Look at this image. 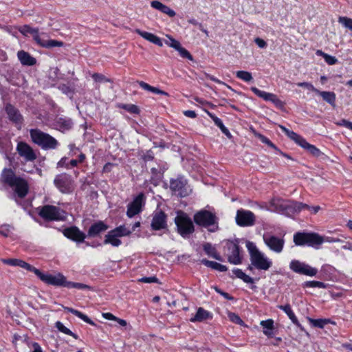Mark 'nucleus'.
<instances>
[{
    "label": "nucleus",
    "mask_w": 352,
    "mask_h": 352,
    "mask_svg": "<svg viewBox=\"0 0 352 352\" xmlns=\"http://www.w3.org/2000/svg\"><path fill=\"white\" fill-rule=\"evenodd\" d=\"M246 248L250 259V265L248 269L252 272L254 269L265 272L269 270L272 266V261L261 252L254 243L247 241Z\"/></svg>",
    "instance_id": "f257e3e1"
},
{
    "label": "nucleus",
    "mask_w": 352,
    "mask_h": 352,
    "mask_svg": "<svg viewBox=\"0 0 352 352\" xmlns=\"http://www.w3.org/2000/svg\"><path fill=\"white\" fill-rule=\"evenodd\" d=\"M1 180L11 187L16 193L18 197L23 198L28 192V186L27 182L16 176L14 171L10 168H4L1 173Z\"/></svg>",
    "instance_id": "f03ea898"
},
{
    "label": "nucleus",
    "mask_w": 352,
    "mask_h": 352,
    "mask_svg": "<svg viewBox=\"0 0 352 352\" xmlns=\"http://www.w3.org/2000/svg\"><path fill=\"white\" fill-rule=\"evenodd\" d=\"M30 135L32 141L43 150L55 149L58 145V142L54 137L40 129H31Z\"/></svg>",
    "instance_id": "7ed1b4c3"
},
{
    "label": "nucleus",
    "mask_w": 352,
    "mask_h": 352,
    "mask_svg": "<svg viewBox=\"0 0 352 352\" xmlns=\"http://www.w3.org/2000/svg\"><path fill=\"white\" fill-rule=\"evenodd\" d=\"M294 243L298 246H310L319 249L322 244V236L316 232H296L294 235Z\"/></svg>",
    "instance_id": "20e7f679"
},
{
    "label": "nucleus",
    "mask_w": 352,
    "mask_h": 352,
    "mask_svg": "<svg viewBox=\"0 0 352 352\" xmlns=\"http://www.w3.org/2000/svg\"><path fill=\"white\" fill-rule=\"evenodd\" d=\"M175 223L177 226L178 233L183 237H186L195 231V228L191 219L188 215L182 212L179 211L175 218Z\"/></svg>",
    "instance_id": "39448f33"
},
{
    "label": "nucleus",
    "mask_w": 352,
    "mask_h": 352,
    "mask_svg": "<svg viewBox=\"0 0 352 352\" xmlns=\"http://www.w3.org/2000/svg\"><path fill=\"white\" fill-rule=\"evenodd\" d=\"M278 210L282 214L291 217L305 209H309V206L301 202L294 201H283L277 204Z\"/></svg>",
    "instance_id": "423d86ee"
},
{
    "label": "nucleus",
    "mask_w": 352,
    "mask_h": 352,
    "mask_svg": "<svg viewBox=\"0 0 352 352\" xmlns=\"http://www.w3.org/2000/svg\"><path fill=\"white\" fill-rule=\"evenodd\" d=\"M38 209L39 216L47 221L63 220L65 217L64 211L54 206L45 205Z\"/></svg>",
    "instance_id": "0eeeda50"
},
{
    "label": "nucleus",
    "mask_w": 352,
    "mask_h": 352,
    "mask_svg": "<svg viewBox=\"0 0 352 352\" xmlns=\"http://www.w3.org/2000/svg\"><path fill=\"white\" fill-rule=\"evenodd\" d=\"M54 184L59 191L64 194H70L75 189L74 181L72 176L67 173L57 175L54 179Z\"/></svg>",
    "instance_id": "6e6552de"
},
{
    "label": "nucleus",
    "mask_w": 352,
    "mask_h": 352,
    "mask_svg": "<svg viewBox=\"0 0 352 352\" xmlns=\"http://www.w3.org/2000/svg\"><path fill=\"white\" fill-rule=\"evenodd\" d=\"M170 188L177 195L185 197L191 192L187 180L182 176H179L170 181Z\"/></svg>",
    "instance_id": "1a4fd4ad"
},
{
    "label": "nucleus",
    "mask_w": 352,
    "mask_h": 352,
    "mask_svg": "<svg viewBox=\"0 0 352 352\" xmlns=\"http://www.w3.org/2000/svg\"><path fill=\"white\" fill-rule=\"evenodd\" d=\"M193 219L197 225L207 228L216 224L217 218L212 212L206 210H201L194 214Z\"/></svg>",
    "instance_id": "9d476101"
},
{
    "label": "nucleus",
    "mask_w": 352,
    "mask_h": 352,
    "mask_svg": "<svg viewBox=\"0 0 352 352\" xmlns=\"http://www.w3.org/2000/svg\"><path fill=\"white\" fill-rule=\"evenodd\" d=\"M34 274L44 283L56 287H65L66 278L60 273L55 275L50 274H43L39 270L36 269Z\"/></svg>",
    "instance_id": "9b49d317"
},
{
    "label": "nucleus",
    "mask_w": 352,
    "mask_h": 352,
    "mask_svg": "<svg viewBox=\"0 0 352 352\" xmlns=\"http://www.w3.org/2000/svg\"><path fill=\"white\" fill-rule=\"evenodd\" d=\"M225 254L228 256V261L233 265H239L242 263V257L240 255V248L235 242L228 241L224 246Z\"/></svg>",
    "instance_id": "f8f14e48"
},
{
    "label": "nucleus",
    "mask_w": 352,
    "mask_h": 352,
    "mask_svg": "<svg viewBox=\"0 0 352 352\" xmlns=\"http://www.w3.org/2000/svg\"><path fill=\"white\" fill-rule=\"evenodd\" d=\"M289 268L297 274L309 276H314L318 272L316 268L312 267L308 264L300 262L298 260H292L289 263Z\"/></svg>",
    "instance_id": "ddd939ff"
},
{
    "label": "nucleus",
    "mask_w": 352,
    "mask_h": 352,
    "mask_svg": "<svg viewBox=\"0 0 352 352\" xmlns=\"http://www.w3.org/2000/svg\"><path fill=\"white\" fill-rule=\"evenodd\" d=\"M263 239L265 244L271 251L277 254L282 252L285 245L283 238L267 234L263 235Z\"/></svg>",
    "instance_id": "4468645a"
},
{
    "label": "nucleus",
    "mask_w": 352,
    "mask_h": 352,
    "mask_svg": "<svg viewBox=\"0 0 352 352\" xmlns=\"http://www.w3.org/2000/svg\"><path fill=\"white\" fill-rule=\"evenodd\" d=\"M236 223L241 227L252 226L256 221L254 214L245 210H238L236 215Z\"/></svg>",
    "instance_id": "2eb2a0df"
},
{
    "label": "nucleus",
    "mask_w": 352,
    "mask_h": 352,
    "mask_svg": "<svg viewBox=\"0 0 352 352\" xmlns=\"http://www.w3.org/2000/svg\"><path fill=\"white\" fill-rule=\"evenodd\" d=\"M144 199L145 196L141 192L128 205L126 215L129 218L134 217L142 211V208L144 205Z\"/></svg>",
    "instance_id": "dca6fc26"
},
{
    "label": "nucleus",
    "mask_w": 352,
    "mask_h": 352,
    "mask_svg": "<svg viewBox=\"0 0 352 352\" xmlns=\"http://www.w3.org/2000/svg\"><path fill=\"white\" fill-rule=\"evenodd\" d=\"M16 151L19 155L27 162H33L36 159V155L32 147L25 142H20L17 144Z\"/></svg>",
    "instance_id": "f3484780"
},
{
    "label": "nucleus",
    "mask_w": 352,
    "mask_h": 352,
    "mask_svg": "<svg viewBox=\"0 0 352 352\" xmlns=\"http://www.w3.org/2000/svg\"><path fill=\"white\" fill-rule=\"evenodd\" d=\"M6 112L10 121L20 129L23 121V116L20 111L11 104H7L6 106Z\"/></svg>",
    "instance_id": "a211bd4d"
},
{
    "label": "nucleus",
    "mask_w": 352,
    "mask_h": 352,
    "mask_svg": "<svg viewBox=\"0 0 352 352\" xmlns=\"http://www.w3.org/2000/svg\"><path fill=\"white\" fill-rule=\"evenodd\" d=\"M63 234L67 238L77 243L83 242L86 235L76 226H71L63 230Z\"/></svg>",
    "instance_id": "6ab92c4d"
},
{
    "label": "nucleus",
    "mask_w": 352,
    "mask_h": 352,
    "mask_svg": "<svg viewBox=\"0 0 352 352\" xmlns=\"http://www.w3.org/2000/svg\"><path fill=\"white\" fill-rule=\"evenodd\" d=\"M251 90L254 94L263 98L265 101H271L277 107H280L283 105L282 101L279 100L278 97L274 94L261 91L255 87H251Z\"/></svg>",
    "instance_id": "aec40b11"
},
{
    "label": "nucleus",
    "mask_w": 352,
    "mask_h": 352,
    "mask_svg": "<svg viewBox=\"0 0 352 352\" xmlns=\"http://www.w3.org/2000/svg\"><path fill=\"white\" fill-rule=\"evenodd\" d=\"M166 227V215L162 212H156L152 219L151 228L154 230H160Z\"/></svg>",
    "instance_id": "412c9836"
},
{
    "label": "nucleus",
    "mask_w": 352,
    "mask_h": 352,
    "mask_svg": "<svg viewBox=\"0 0 352 352\" xmlns=\"http://www.w3.org/2000/svg\"><path fill=\"white\" fill-rule=\"evenodd\" d=\"M108 229L107 226L103 221H99L92 224L87 232V236L89 237H96L100 233L106 231Z\"/></svg>",
    "instance_id": "4be33fe9"
},
{
    "label": "nucleus",
    "mask_w": 352,
    "mask_h": 352,
    "mask_svg": "<svg viewBox=\"0 0 352 352\" xmlns=\"http://www.w3.org/2000/svg\"><path fill=\"white\" fill-rule=\"evenodd\" d=\"M3 262L5 264L12 265V266H19L23 269L27 270L30 272H33L34 273V271L36 270V268L32 266L31 265L28 264V263L25 262L23 260L21 259H16V258H9V259H3Z\"/></svg>",
    "instance_id": "5701e85b"
},
{
    "label": "nucleus",
    "mask_w": 352,
    "mask_h": 352,
    "mask_svg": "<svg viewBox=\"0 0 352 352\" xmlns=\"http://www.w3.org/2000/svg\"><path fill=\"white\" fill-rule=\"evenodd\" d=\"M73 121L71 118L67 117H60L56 120L57 129L62 132L70 130L73 126Z\"/></svg>",
    "instance_id": "b1692460"
},
{
    "label": "nucleus",
    "mask_w": 352,
    "mask_h": 352,
    "mask_svg": "<svg viewBox=\"0 0 352 352\" xmlns=\"http://www.w3.org/2000/svg\"><path fill=\"white\" fill-rule=\"evenodd\" d=\"M135 32L146 41L159 47H162L163 45L162 41L160 37L157 36L156 35L148 32L142 31L139 29L136 30Z\"/></svg>",
    "instance_id": "393cba45"
},
{
    "label": "nucleus",
    "mask_w": 352,
    "mask_h": 352,
    "mask_svg": "<svg viewBox=\"0 0 352 352\" xmlns=\"http://www.w3.org/2000/svg\"><path fill=\"white\" fill-rule=\"evenodd\" d=\"M277 307L281 310H283L291 320V321L301 330L303 329L302 326L298 322L296 315L292 309V307L289 304H287L285 305H278Z\"/></svg>",
    "instance_id": "a878e982"
},
{
    "label": "nucleus",
    "mask_w": 352,
    "mask_h": 352,
    "mask_svg": "<svg viewBox=\"0 0 352 352\" xmlns=\"http://www.w3.org/2000/svg\"><path fill=\"white\" fill-rule=\"evenodd\" d=\"M151 6L152 8L160 11L161 12L167 14L170 17H173L175 16V12L170 8L168 6L163 4L159 1H153L151 2Z\"/></svg>",
    "instance_id": "bb28decb"
},
{
    "label": "nucleus",
    "mask_w": 352,
    "mask_h": 352,
    "mask_svg": "<svg viewBox=\"0 0 352 352\" xmlns=\"http://www.w3.org/2000/svg\"><path fill=\"white\" fill-rule=\"evenodd\" d=\"M17 57L21 63L23 65L32 66L36 63V60L34 57L23 50L18 52Z\"/></svg>",
    "instance_id": "cd10ccee"
},
{
    "label": "nucleus",
    "mask_w": 352,
    "mask_h": 352,
    "mask_svg": "<svg viewBox=\"0 0 352 352\" xmlns=\"http://www.w3.org/2000/svg\"><path fill=\"white\" fill-rule=\"evenodd\" d=\"M212 318V314L202 307H199L195 315L190 319L192 322H203Z\"/></svg>",
    "instance_id": "c85d7f7f"
},
{
    "label": "nucleus",
    "mask_w": 352,
    "mask_h": 352,
    "mask_svg": "<svg viewBox=\"0 0 352 352\" xmlns=\"http://www.w3.org/2000/svg\"><path fill=\"white\" fill-rule=\"evenodd\" d=\"M316 94L320 96L323 100L329 103L333 107H336V94L333 91H320L318 89Z\"/></svg>",
    "instance_id": "c756f323"
},
{
    "label": "nucleus",
    "mask_w": 352,
    "mask_h": 352,
    "mask_svg": "<svg viewBox=\"0 0 352 352\" xmlns=\"http://www.w3.org/2000/svg\"><path fill=\"white\" fill-rule=\"evenodd\" d=\"M19 32L27 36L28 34H30L33 36V38L34 41L38 43L40 42V36L38 34V29L32 28L30 25H25L19 28Z\"/></svg>",
    "instance_id": "7c9ffc66"
},
{
    "label": "nucleus",
    "mask_w": 352,
    "mask_h": 352,
    "mask_svg": "<svg viewBox=\"0 0 352 352\" xmlns=\"http://www.w3.org/2000/svg\"><path fill=\"white\" fill-rule=\"evenodd\" d=\"M203 249L206 254L209 256L210 257H212L216 260H218L219 261H222L223 258L220 256V254L217 252L215 247H214L211 243H206L203 245Z\"/></svg>",
    "instance_id": "2f4dec72"
},
{
    "label": "nucleus",
    "mask_w": 352,
    "mask_h": 352,
    "mask_svg": "<svg viewBox=\"0 0 352 352\" xmlns=\"http://www.w3.org/2000/svg\"><path fill=\"white\" fill-rule=\"evenodd\" d=\"M208 116L213 120L214 124L221 129V132L226 135L228 138H232V135L229 130L224 126L222 120L211 113H208Z\"/></svg>",
    "instance_id": "473e14b6"
},
{
    "label": "nucleus",
    "mask_w": 352,
    "mask_h": 352,
    "mask_svg": "<svg viewBox=\"0 0 352 352\" xmlns=\"http://www.w3.org/2000/svg\"><path fill=\"white\" fill-rule=\"evenodd\" d=\"M201 263L206 265V267H210L213 270L219 271V272H226L227 271L228 268L226 265L220 264L219 263L211 261L209 260H207L206 258H204L201 260Z\"/></svg>",
    "instance_id": "72a5a7b5"
},
{
    "label": "nucleus",
    "mask_w": 352,
    "mask_h": 352,
    "mask_svg": "<svg viewBox=\"0 0 352 352\" xmlns=\"http://www.w3.org/2000/svg\"><path fill=\"white\" fill-rule=\"evenodd\" d=\"M121 243L122 241L119 237L114 236L110 231L104 236V244H111L113 247H118Z\"/></svg>",
    "instance_id": "f704fd0d"
},
{
    "label": "nucleus",
    "mask_w": 352,
    "mask_h": 352,
    "mask_svg": "<svg viewBox=\"0 0 352 352\" xmlns=\"http://www.w3.org/2000/svg\"><path fill=\"white\" fill-rule=\"evenodd\" d=\"M261 325L263 328V333L267 336H272L273 334L274 321L272 319L262 320Z\"/></svg>",
    "instance_id": "c9c22d12"
},
{
    "label": "nucleus",
    "mask_w": 352,
    "mask_h": 352,
    "mask_svg": "<svg viewBox=\"0 0 352 352\" xmlns=\"http://www.w3.org/2000/svg\"><path fill=\"white\" fill-rule=\"evenodd\" d=\"M64 309L65 311L70 312V313L74 314L75 316H76L77 317L80 318L85 322H87L89 324H91V325H95V323L87 316L82 314V312H80L76 309H74L73 308H71V307H65Z\"/></svg>",
    "instance_id": "e433bc0d"
},
{
    "label": "nucleus",
    "mask_w": 352,
    "mask_h": 352,
    "mask_svg": "<svg viewBox=\"0 0 352 352\" xmlns=\"http://www.w3.org/2000/svg\"><path fill=\"white\" fill-rule=\"evenodd\" d=\"M116 236L122 237L126 236L131 234V230L126 228L125 226H120L115 229L110 231Z\"/></svg>",
    "instance_id": "4c0bfd02"
},
{
    "label": "nucleus",
    "mask_w": 352,
    "mask_h": 352,
    "mask_svg": "<svg viewBox=\"0 0 352 352\" xmlns=\"http://www.w3.org/2000/svg\"><path fill=\"white\" fill-rule=\"evenodd\" d=\"M41 46L46 48H52L54 47H62L63 43L56 40H43L40 38V42L38 43Z\"/></svg>",
    "instance_id": "58836bf2"
},
{
    "label": "nucleus",
    "mask_w": 352,
    "mask_h": 352,
    "mask_svg": "<svg viewBox=\"0 0 352 352\" xmlns=\"http://www.w3.org/2000/svg\"><path fill=\"white\" fill-rule=\"evenodd\" d=\"M302 148L306 149L314 157H319L322 155H324V154L318 148H316L314 145L308 143L307 141L305 142V144H303Z\"/></svg>",
    "instance_id": "ea45409f"
},
{
    "label": "nucleus",
    "mask_w": 352,
    "mask_h": 352,
    "mask_svg": "<svg viewBox=\"0 0 352 352\" xmlns=\"http://www.w3.org/2000/svg\"><path fill=\"white\" fill-rule=\"evenodd\" d=\"M55 327L58 329V330L66 335H69L72 336L75 339H78V336L73 333L70 329L67 328L61 322L58 321L55 324Z\"/></svg>",
    "instance_id": "a19ab883"
},
{
    "label": "nucleus",
    "mask_w": 352,
    "mask_h": 352,
    "mask_svg": "<svg viewBox=\"0 0 352 352\" xmlns=\"http://www.w3.org/2000/svg\"><path fill=\"white\" fill-rule=\"evenodd\" d=\"M288 137L301 147L305 144L306 140L292 131Z\"/></svg>",
    "instance_id": "79ce46f5"
},
{
    "label": "nucleus",
    "mask_w": 352,
    "mask_h": 352,
    "mask_svg": "<svg viewBox=\"0 0 352 352\" xmlns=\"http://www.w3.org/2000/svg\"><path fill=\"white\" fill-rule=\"evenodd\" d=\"M236 76L244 80L245 82H250L252 80V76L250 72L246 71H238L236 72Z\"/></svg>",
    "instance_id": "37998d69"
},
{
    "label": "nucleus",
    "mask_w": 352,
    "mask_h": 352,
    "mask_svg": "<svg viewBox=\"0 0 352 352\" xmlns=\"http://www.w3.org/2000/svg\"><path fill=\"white\" fill-rule=\"evenodd\" d=\"M307 319L314 327L318 328H323L329 322L328 320L326 319H313L311 318H308Z\"/></svg>",
    "instance_id": "c03bdc74"
},
{
    "label": "nucleus",
    "mask_w": 352,
    "mask_h": 352,
    "mask_svg": "<svg viewBox=\"0 0 352 352\" xmlns=\"http://www.w3.org/2000/svg\"><path fill=\"white\" fill-rule=\"evenodd\" d=\"M65 287L76 288L78 289H85L89 288V286L80 283H74L71 281H66Z\"/></svg>",
    "instance_id": "a18cd8bd"
},
{
    "label": "nucleus",
    "mask_w": 352,
    "mask_h": 352,
    "mask_svg": "<svg viewBox=\"0 0 352 352\" xmlns=\"http://www.w3.org/2000/svg\"><path fill=\"white\" fill-rule=\"evenodd\" d=\"M338 21L346 28L352 31V19L346 16H340Z\"/></svg>",
    "instance_id": "49530a36"
},
{
    "label": "nucleus",
    "mask_w": 352,
    "mask_h": 352,
    "mask_svg": "<svg viewBox=\"0 0 352 352\" xmlns=\"http://www.w3.org/2000/svg\"><path fill=\"white\" fill-rule=\"evenodd\" d=\"M165 44L168 46L174 48L175 50H178L179 46L181 45L180 43L172 37L168 36V39L164 41Z\"/></svg>",
    "instance_id": "de8ad7c7"
},
{
    "label": "nucleus",
    "mask_w": 352,
    "mask_h": 352,
    "mask_svg": "<svg viewBox=\"0 0 352 352\" xmlns=\"http://www.w3.org/2000/svg\"><path fill=\"white\" fill-rule=\"evenodd\" d=\"M12 229V226L8 224L1 225L0 226V234L8 237L10 236Z\"/></svg>",
    "instance_id": "09e8293b"
},
{
    "label": "nucleus",
    "mask_w": 352,
    "mask_h": 352,
    "mask_svg": "<svg viewBox=\"0 0 352 352\" xmlns=\"http://www.w3.org/2000/svg\"><path fill=\"white\" fill-rule=\"evenodd\" d=\"M257 137L263 144H267L270 147L275 149L276 151L278 150V148L267 137L261 134H258Z\"/></svg>",
    "instance_id": "8fccbe9b"
},
{
    "label": "nucleus",
    "mask_w": 352,
    "mask_h": 352,
    "mask_svg": "<svg viewBox=\"0 0 352 352\" xmlns=\"http://www.w3.org/2000/svg\"><path fill=\"white\" fill-rule=\"evenodd\" d=\"M122 108L132 113L138 114L140 113L139 108L135 104H123Z\"/></svg>",
    "instance_id": "3c124183"
},
{
    "label": "nucleus",
    "mask_w": 352,
    "mask_h": 352,
    "mask_svg": "<svg viewBox=\"0 0 352 352\" xmlns=\"http://www.w3.org/2000/svg\"><path fill=\"white\" fill-rule=\"evenodd\" d=\"M297 86L300 87L306 88L308 90L314 91L316 94V92L318 91V89L315 88L314 87V85L311 83H310V82H298L297 83Z\"/></svg>",
    "instance_id": "603ef678"
},
{
    "label": "nucleus",
    "mask_w": 352,
    "mask_h": 352,
    "mask_svg": "<svg viewBox=\"0 0 352 352\" xmlns=\"http://www.w3.org/2000/svg\"><path fill=\"white\" fill-rule=\"evenodd\" d=\"M229 318L230 320L236 323V324H240V325H243L244 324V322L241 319V318L236 314L234 313H230L229 314Z\"/></svg>",
    "instance_id": "864d4df0"
},
{
    "label": "nucleus",
    "mask_w": 352,
    "mask_h": 352,
    "mask_svg": "<svg viewBox=\"0 0 352 352\" xmlns=\"http://www.w3.org/2000/svg\"><path fill=\"white\" fill-rule=\"evenodd\" d=\"M177 51H178L182 57L188 58L189 60H192V56L188 52V51L182 47L181 45L179 46V48L177 50Z\"/></svg>",
    "instance_id": "5fc2aeb1"
},
{
    "label": "nucleus",
    "mask_w": 352,
    "mask_h": 352,
    "mask_svg": "<svg viewBox=\"0 0 352 352\" xmlns=\"http://www.w3.org/2000/svg\"><path fill=\"white\" fill-rule=\"evenodd\" d=\"M305 286L309 287L324 288V284L322 282L313 280V281L306 282Z\"/></svg>",
    "instance_id": "6e6d98bb"
},
{
    "label": "nucleus",
    "mask_w": 352,
    "mask_h": 352,
    "mask_svg": "<svg viewBox=\"0 0 352 352\" xmlns=\"http://www.w3.org/2000/svg\"><path fill=\"white\" fill-rule=\"evenodd\" d=\"M325 62L329 65H333L338 63V59L333 56L326 54L323 58Z\"/></svg>",
    "instance_id": "4d7b16f0"
},
{
    "label": "nucleus",
    "mask_w": 352,
    "mask_h": 352,
    "mask_svg": "<svg viewBox=\"0 0 352 352\" xmlns=\"http://www.w3.org/2000/svg\"><path fill=\"white\" fill-rule=\"evenodd\" d=\"M92 78H94V80L96 82H109V80L108 78H107L104 75L98 74V73H94L92 75Z\"/></svg>",
    "instance_id": "13d9d810"
},
{
    "label": "nucleus",
    "mask_w": 352,
    "mask_h": 352,
    "mask_svg": "<svg viewBox=\"0 0 352 352\" xmlns=\"http://www.w3.org/2000/svg\"><path fill=\"white\" fill-rule=\"evenodd\" d=\"M338 126H343L352 131V122L345 119H342L339 122H336Z\"/></svg>",
    "instance_id": "bf43d9fd"
},
{
    "label": "nucleus",
    "mask_w": 352,
    "mask_h": 352,
    "mask_svg": "<svg viewBox=\"0 0 352 352\" xmlns=\"http://www.w3.org/2000/svg\"><path fill=\"white\" fill-rule=\"evenodd\" d=\"M139 281L145 283H157L158 279L155 276L151 277H143L139 280Z\"/></svg>",
    "instance_id": "052dcab7"
},
{
    "label": "nucleus",
    "mask_w": 352,
    "mask_h": 352,
    "mask_svg": "<svg viewBox=\"0 0 352 352\" xmlns=\"http://www.w3.org/2000/svg\"><path fill=\"white\" fill-rule=\"evenodd\" d=\"M322 243L324 242H328V243H336V242H340V240L338 238H333V237H331V236H322Z\"/></svg>",
    "instance_id": "680f3d73"
},
{
    "label": "nucleus",
    "mask_w": 352,
    "mask_h": 352,
    "mask_svg": "<svg viewBox=\"0 0 352 352\" xmlns=\"http://www.w3.org/2000/svg\"><path fill=\"white\" fill-rule=\"evenodd\" d=\"M254 42L260 48H265L267 46V43L262 38H256Z\"/></svg>",
    "instance_id": "e2e57ef3"
},
{
    "label": "nucleus",
    "mask_w": 352,
    "mask_h": 352,
    "mask_svg": "<svg viewBox=\"0 0 352 352\" xmlns=\"http://www.w3.org/2000/svg\"><path fill=\"white\" fill-rule=\"evenodd\" d=\"M207 78L208 79H210V80L213 81V82H215L218 84H222V85H226L228 88L229 89H231L230 86L225 84L224 82H223L222 81H221L220 80L217 79V78H215L214 76H212V75H209V74H207Z\"/></svg>",
    "instance_id": "0e129e2a"
},
{
    "label": "nucleus",
    "mask_w": 352,
    "mask_h": 352,
    "mask_svg": "<svg viewBox=\"0 0 352 352\" xmlns=\"http://www.w3.org/2000/svg\"><path fill=\"white\" fill-rule=\"evenodd\" d=\"M151 92L155 94L164 95L166 96H168V94L167 92H166L163 90H161V89H158L157 87H152Z\"/></svg>",
    "instance_id": "69168bd1"
},
{
    "label": "nucleus",
    "mask_w": 352,
    "mask_h": 352,
    "mask_svg": "<svg viewBox=\"0 0 352 352\" xmlns=\"http://www.w3.org/2000/svg\"><path fill=\"white\" fill-rule=\"evenodd\" d=\"M138 84L140 86V87L142 88L143 89L148 91H151L152 86H151L148 83H146L144 81H139Z\"/></svg>",
    "instance_id": "338daca9"
},
{
    "label": "nucleus",
    "mask_w": 352,
    "mask_h": 352,
    "mask_svg": "<svg viewBox=\"0 0 352 352\" xmlns=\"http://www.w3.org/2000/svg\"><path fill=\"white\" fill-rule=\"evenodd\" d=\"M241 279L243 280V281L246 283H254V279L245 273L242 276V278Z\"/></svg>",
    "instance_id": "774afa93"
}]
</instances>
